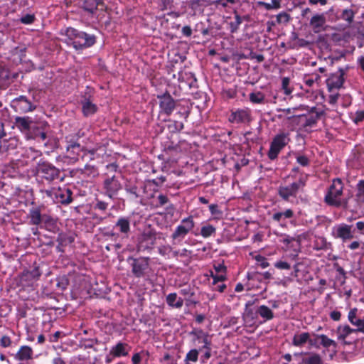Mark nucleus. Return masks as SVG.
Listing matches in <instances>:
<instances>
[{"label": "nucleus", "instance_id": "nucleus-57", "mask_svg": "<svg viewBox=\"0 0 364 364\" xmlns=\"http://www.w3.org/2000/svg\"><path fill=\"white\" fill-rule=\"evenodd\" d=\"M209 210L212 215H222V211L218 209V206L216 204H211L209 205Z\"/></svg>", "mask_w": 364, "mask_h": 364}, {"label": "nucleus", "instance_id": "nucleus-64", "mask_svg": "<svg viewBox=\"0 0 364 364\" xmlns=\"http://www.w3.org/2000/svg\"><path fill=\"white\" fill-rule=\"evenodd\" d=\"M53 364H65V363L63 358L60 355H57L53 359Z\"/></svg>", "mask_w": 364, "mask_h": 364}, {"label": "nucleus", "instance_id": "nucleus-35", "mask_svg": "<svg viewBox=\"0 0 364 364\" xmlns=\"http://www.w3.org/2000/svg\"><path fill=\"white\" fill-rule=\"evenodd\" d=\"M355 205L354 206L353 211L364 214V196H355Z\"/></svg>", "mask_w": 364, "mask_h": 364}, {"label": "nucleus", "instance_id": "nucleus-61", "mask_svg": "<svg viewBox=\"0 0 364 364\" xmlns=\"http://www.w3.org/2000/svg\"><path fill=\"white\" fill-rule=\"evenodd\" d=\"M125 189L128 193L133 195L135 198L139 197L136 186L127 187Z\"/></svg>", "mask_w": 364, "mask_h": 364}, {"label": "nucleus", "instance_id": "nucleus-37", "mask_svg": "<svg viewBox=\"0 0 364 364\" xmlns=\"http://www.w3.org/2000/svg\"><path fill=\"white\" fill-rule=\"evenodd\" d=\"M305 364H322L321 356L317 353H311L304 360Z\"/></svg>", "mask_w": 364, "mask_h": 364}, {"label": "nucleus", "instance_id": "nucleus-36", "mask_svg": "<svg viewBox=\"0 0 364 364\" xmlns=\"http://www.w3.org/2000/svg\"><path fill=\"white\" fill-rule=\"evenodd\" d=\"M316 337L321 339V344L324 348H329L330 346H333V347L337 346L336 343L333 340L328 338L324 334L316 335Z\"/></svg>", "mask_w": 364, "mask_h": 364}, {"label": "nucleus", "instance_id": "nucleus-32", "mask_svg": "<svg viewBox=\"0 0 364 364\" xmlns=\"http://www.w3.org/2000/svg\"><path fill=\"white\" fill-rule=\"evenodd\" d=\"M311 112L314 114H311L306 119V125L312 126L316 123L320 117L323 114V112L316 111V107L311 108Z\"/></svg>", "mask_w": 364, "mask_h": 364}, {"label": "nucleus", "instance_id": "nucleus-21", "mask_svg": "<svg viewBox=\"0 0 364 364\" xmlns=\"http://www.w3.org/2000/svg\"><path fill=\"white\" fill-rule=\"evenodd\" d=\"M99 6L102 10L104 9V0H83L81 6L90 14H94Z\"/></svg>", "mask_w": 364, "mask_h": 364}, {"label": "nucleus", "instance_id": "nucleus-19", "mask_svg": "<svg viewBox=\"0 0 364 364\" xmlns=\"http://www.w3.org/2000/svg\"><path fill=\"white\" fill-rule=\"evenodd\" d=\"M33 349L28 346H22L14 355V359L18 361H27L33 358Z\"/></svg>", "mask_w": 364, "mask_h": 364}, {"label": "nucleus", "instance_id": "nucleus-17", "mask_svg": "<svg viewBox=\"0 0 364 364\" xmlns=\"http://www.w3.org/2000/svg\"><path fill=\"white\" fill-rule=\"evenodd\" d=\"M68 146L66 147L68 157L73 161L75 162L78 160L80 152L84 151V148L77 142L72 140L67 141Z\"/></svg>", "mask_w": 364, "mask_h": 364}, {"label": "nucleus", "instance_id": "nucleus-1", "mask_svg": "<svg viewBox=\"0 0 364 364\" xmlns=\"http://www.w3.org/2000/svg\"><path fill=\"white\" fill-rule=\"evenodd\" d=\"M76 50H81L90 47L95 43L96 38L94 35H90L75 28H67L63 33Z\"/></svg>", "mask_w": 364, "mask_h": 364}, {"label": "nucleus", "instance_id": "nucleus-44", "mask_svg": "<svg viewBox=\"0 0 364 364\" xmlns=\"http://www.w3.org/2000/svg\"><path fill=\"white\" fill-rule=\"evenodd\" d=\"M74 239L72 236H68L65 234H59L58 236L57 241L60 245H67L73 242Z\"/></svg>", "mask_w": 364, "mask_h": 364}, {"label": "nucleus", "instance_id": "nucleus-8", "mask_svg": "<svg viewBox=\"0 0 364 364\" xmlns=\"http://www.w3.org/2000/svg\"><path fill=\"white\" fill-rule=\"evenodd\" d=\"M18 139L15 136L7 137L3 124L0 123V151L9 152L15 150L19 145Z\"/></svg>", "mask_w": 364, "mask_h": 364}, {"label": "nucleus", "instance_id": "nucleus-59", "mask_svg": "<svg viewBox=\"0 0 364 364\" xmlns=\"http://www.w3.org/2000/svg\"><path fill=\"white\" fill-rule=\"evenodd\" d=\"M364 120V111H358L355 113V116L353 119L355 123L358 124Z\"/></svg>", "mask_w": 364, "mask_h": 364}, {"label": "nucleus", "instance_id": "nucleus-29", "mask_svg": "<svg viewBox=\"0 0 364 364\" xmlns=\"http://www.w3.org/2000/svg\"><path fill=\"white\" fill-rule=\"evenodd\" d=\"M30 223L38 225L41 223V213L39 208H33L29 212Z\"/></svg>", "mask_w": 364, "mask_h": 364}, {"label": "nucleus", "instance_id": "nucleus-60", "mask_svg": "<svg viewBox=\"0 0 364 364\" xmlns=\"http://www.w3.org/2000/svg\"><path fill=\"white\" fill-rule=\"evenodd\" d=\"M107 205H108V204L107 203H105L104 201H101V200H97V202L95 205V208H97L100 210L105 211L107 210Z\"/></svg>", "mask_w": 364, "mask_h": 364}, {"label": "nucleus", "instance_id": "nucleus-5", "mask_svg": "<svg viewBox=\"0 0 364 364\" xmlns=\"http://www.w3.org/2000/svg\"><path fill=\"white\" fill-rule=\"evenodd\" d=\"M122 176L118 174H114L113 176L106 175L105 178L103 181V190L105 191V194L109 197V198H114L119 191H121L123 188L122 183Z\"/></svg>", "mask_w": 364, "mask_h": 364}, {"label": "nucleus", "instance_id": "nucleus-25", "mask_svg": "<svg viewBox=\"0 0 364 364\" xmlns=\"http://www.w3.org/2000/svg\"><path fill=\"white\" fill-rule=\"evenodd\" d=\"M156 240V233L152 230L145 231L141 235V243L145 242V247H149L155 245Z\"/></svg>", "mask_w": 364, "mask_h": 364}, {"label": "nucleus", "instance_id": "nucleus-33", "mask_svg": "<svg viewBox=\"0 0 364 364\" xmlns=\"http://www.w3.org/2000/svg\"><path fill=\"white\" fill-rule=\"evenodd\" d=\"M294 216V212L291 209H287L284 212L275 213L272 215V219L279 222L282 219L291 218Z\"/></svg>", "mask_w": 364, "mask_h": 364}, {"label": "nucleus", "instance_id": "nucleus-22", "mask_svg": "<svg viewBox=\"0 0 364 364\" xmlns=\"http://www.w3.org/2000/svg\"><path fill=\"white\" fill-rule=\"evenodd\" d=\"M32 120L29 117H16L14 124L21 132L27 133L31 126Z\"/></svg>", "mask_w": 364, "mask_h": 364}, {"label": "nucleus", "instance_id": "nucleus-47", "mask_svg": "<svg viewBox=\"0 0 364 364\" xmlns=\"http://www.w3.org/2000/svg\"><path fill=\"white\" fill-rule=\"evenodd\" d=\"M255 259L257 262H258L259 263V265L262 267V268H266L267 267H269V262L267 261L266 258L264 257L262 255H256L255 257Z\"/></svg>", "mask_w": 364, "mask_h": 364}, {"label": "nucleus", "instance_id": "nucleus-24", "mask_svg": "<svg viewBox=\"0 0 364 364\" xmlns=\"http://www.w3.org/2000/svg\"><path fill=\"white\" fill-rule=\"evenodd\" d=\"M130 347L128 344L119 342L110 350V354L114 357L126 356L129 353Z\"/></svg>", "mask_w": 364, "mask_h": 364}, {"label": "nucleus", "instance_id": "nucleus-28", "mask_svg": "<svg viewBox=\"0 0 364 364\" xmlns=\"http://www.w3.org/2000/svg\"><path fill=\"white\" fill-rule=\"evenodd\" d=\"M355 333L348 325L339 326L336 329L338 339L344 341L350 334Z\"/></svg>", "mask_w": 364, "mask_h": 364}, {"label": "nucleus", "instance_id": "nucleus-54", "mask_svg": "<svg viewBox=\"0 0 364 364\" xmlns=\"http://www.w3.org/2000/svg\"><path fill=\"white\" fill-rule=\"evenodd\" d=\"M243 318L245 321H247V319L253 320L255 318L253 310L251 309L245 308V311L243 314Z\"/></svg>", "mask_w": 364, "mask_h": 364}, {"label": "nucleus", "instance_id": "nucleus-63", "mask_svg": "<svg viewBox=\"0 0 364 364\" xmlns=\"http://www.w3.org/2000/svg\"><path fill=\"white\" fill-rule=\"evenodd\" d=\"M157 198L160 206L165 205L168 200L167 196L163 194H160Z\"/></svg>", "mask_w": 364, "mask_h": 364}, {"label": "nucleus", "instance_id": "nucleus-14", "mask_svg": "<svg viewBox=\"0 0 364 364\" xmlns=\"http://www.w3.org/2000/svg\"><path fill=\"white\" fill-rule=\"evenodd\" d=\"M344 71L340 68L336 73H333L326 80L328 90L339 89L344 82Z\"/></svg>", "mask_w": 364, "mask_h": 364}, {"label": "nucleus", "instance_id": "nucleus-12", "mask_svg": "<svg viewBox=\"0 0 364 364\" xmlns=\"http://www.w3.org/2000/svg\"><path fill=\"white\" fill-rule=\"evenodd\" d=\"M229 120L232 123H248L251 121V111L248 108L237 109L232 112Z\"/></svg>", "mask_w": 364, "mask_h": 364}, {"label": "nucleus", "instance_id": "nucleus-30", "mask_svg": "<svg viewBox=\"0 0 364 364\" xmlns=\"http://www.w3.org/2000/svg\"><path fill=\"white\" fill-rule=\"evenodd\" d=\"M256 313L258 314L265 321H269L274 318V313L270 308L265 305L259 306Z\"/></svg>", "mask_w": 364, "mask_h": 364}, {"label": "nucleus", "instance_id": "nucleus-45", "mask_svg": "<svg viewBox=\"0 0 364 364\" xmlns=\"http://www.w3.org/2000/svg\"><path fill=\"white\" fill-rule=\"evenodd\" d=\"M36 20L34 14H26L20 18V22L23 24L29 25L32 24Z\"/></svg>", "mask_w": 364, "mask_h": 364}, {"label": "nucleus", "instance_id": "nucleus-7", "mask_svg": "<svg viewBox=\"0 0 364 364\" xmlns=\"http://www.w3.org/2000/svg\"><path fill=\"white\" fill-rule=\"evenodd\" d=\"M289 135L287 132H282L274 136L268 152V157L271 160L277 159L281 150L289 143L290 141Z\"/></svg>", "mask_w": 364, "mask_h": 364}, {"label": "nucleus", "instance_id": "nucleus-2", "mask_svg": "<svg viewBox=\"0 0 364 364\" xmlns=\"http://www.w3.org/2000/svg\"><path fill=\"white\" fill-rule=\"evenodd\" d=\"M343 183L339 178L334 179L331 185L328 193L325 196V202L330 205L335 207L346 206L347 201H343L341 196L343 194Z\"/></svg>", "mask_w": 364, "mask_h": 364}, {"label": "nucleus", "instance_id": "nucleus-39", "mask_svg": "<svg viewBox=\"0 0 364 364\" xmlns=\"http://www.w3.org/2000/svg\"><path fill=\"white\" fill-rule=\"evenodd\" d=\"M250 100L255 104H261L264 101V95L261 92L250 94Z\"/></svg>", "mask_w": 364, "mask_h": 364}, {"label": "nucleus", "instance_id": "nucleus-52", "mask_svg": "<svg viewBox=\"0 0 364 364\" xmlns=\"http://www.w3.org/2000/svg\"><path fill=\"white\" fill-rule=\"evenodd\" d=\"M210 277L213 278V285H215L218 282H223L224 280H225L226 279V277L225 275H217V274H214L213 272H210Z\"/></svg>", "mask_w": 364, "mask_h": 364}, {"label": "nucleus", "instance_id": "nucleus-6", "mask_svg": "<svg viewBox=\"0 0 364 364\" xmlns=\"http://www.w3.org/2000/svg\"><path fill=\"white\" fill-rule=\"evenodd\" d=\"M37 171L42 178L49 183L58 179L60 175V169L47 161L39 162Z\"/></svg>", "mask_w": 364, "mask_h": 364}, {"label": "nucleus", "instance_id": "nucleus-48", "mask_svg": "<svg viewBox=\"0 0 364 364\" xmlns=\"http://www.w3.org/2000/svg\"><path fill=\"white\" fill-rule=\"evenodd\" d=\"M298 109H300V108L296 107L287 108V109H277V112L285 113L287 117H289V116L294 115L293 113Z\"/></svg>", "mask_w": 364, "mask_h": 364}, {"label": "nucleus", "instance_id": "nucleus-51", "mask_svg": "<svg viewBox=\"0 0 364 364\" xmlns=\"http://www.w3.org/2000/svg\"><path fill=\"white\" fill-rule=\"evenodd\" d=\"M274 267L279 269H289L291 267V265L284 261H277L274 264Z\"/></svg>", "mask_w": 364, "mask_h": 364}, {"label": "nucleus", "instance_id": "nucleus-20", "mask_svg": "<svg viewBox=\"0 0 364 364\" xmlns=\"http://www.w3.org/2000/svg\"><path fill=\"white\" fill-rule=\"evenodd\" d=\"M326 23V17L324 14H316L312 16L309 24L314 32L317 33L321 32Z\"/></svg>", "mask_w": 364, "mask_h": 364}, {"label": "nucleus", "instance_id": "nucleus-46", "mask_svg": "<svg viewBox=\"0 0 364 364\" xmlns=\"http://www.w3.org/2000/svg\"><path fill=\"white\" fill-rule=\"evenodd\" d=\"M290 19V16L286 12H282L277 16L278 23H287Z\"/></svg>", "mask_w": 364, "mask_h": 364}, {"label": "nucleus", "instance_id": "nucleus-10", "mask_svg": "<svg viewBox=\"0 0 364 364\" xmlns=\"http://www.w3.org/2000/svg\"><path fill=\"white\" fill-rule=\"evenodd\" d=\"M114 228L118 231L117 233H109V235L114 237L120 236L122 239H127L131 233L130 220L129 218L120 217L116 222Z\"/></svg>", "mask_w": 364, "mask_h": 364}, {"label": "nucleus", "instance_id": "nucleus-55", "mask_svg": "<svg viewBox=\"0 0 364 364\" xmlns=\"http://www.w3.org/2000/svg\"><path fill=\"white\" fill-rule=\"evenodd\" d=\"M364 196V180H360L357 184V193L355 196Z\"/></svg>", "mask_w": 364, "mask_h": 364}, {"label": "nucleus", "instance_id": "nucleus-56", "mask_svg": "<svg viewBox=\"0 0 364 364\" xmlns=\"http://www.w3.org/2000/svg\"><path fill=\"white\" fill-rule=\"evenodd\" d=\"M0 344L4 348L9 347L11 344V340L9 336H4L1 337L0 340Z\"/></svg>", "mask_w": 364, "mask_h": 364}, {"label": "nucleus", "instance_id": "nucleus-4", "mask_svg": "<svg viewBox=\"0 0 364 364\" xmlns=\"http://www.w3.org/2000/svg\"><path fill=\"white\" fill-rule=\"evenodd\" d=\"M307 177V175L301 176L298 181L291 184L280 186L278 189L279 196L285 200H289L291 197H296L299 191L305 186Z\"/></svg>", "mask_w": 364, "mask_h": 364}, {"label": "nucleus", "instance_id": "nucleus-40", "mask_svg": "<svg viewBox=\"0 0 364 364\" xmlns=\"http://www.w3.org/2000/svg\"><path fill=\"white\" fill-rule=\"evenodd\" d=\"M201 349H191L188 351L185 358V362L188 363L189 361L196 362L198 359V354Z\"/></svg>", "mask_w": 364, "mask_h": 364}, {"label": "nucleus", "instance_id": "nucleus-43", "mask_svg": "<svg viewBox=\"0 0 364 364\" xmlns=\"http://www.w3.org/2000/svg\"><path fill=\"white\" fill-rule=\"evenodd\" d=\"M33 134L31 136L32 138L41 141H44L47 139L46 133L41 130L38 127L33 128Z\"/></svg>", "mask_w": 364, "mask_h": 364}, {"label": "nucleus", "instance_id": "nucleus-3", "mask_svg": "<svg viewBox=\"0 0 364 364\" xmlns=\"http://www.w3.org/2000/svg\"><path fill=\"white\" fill-rule=\"evenodd\" d=\"M194 227L195 223L192 216L183 218L171 235L173 244H180Z\"/></svg>", "mask_w": 364, "mask_h": 364}, {"label": "nucleus", "instance_id": "nucleus-53", "mask_svg": "<svg viewBox=\"0 0 364 364\" xmlns=\"http://www.w3.org/2000/svg\"><path fill=\"white\" fill-rule=\"evenodd\" d=\"M26 153L28 156H31L33 160L41 156V152L34 149L33 148H29L26 150Z\"/></svg>", "mask_w": 364, "mask_h": 364}, {"label": "nucleus", "instance_id": "nucleus-16", "mask_svg": "<svg viewBox=\"0 0 364 364\" xmlns=\"http://www.w3.org/2000/svg\"><path fill=\"white\" fill-rule=\"evenodd\" d=\"M357 313V308L350 309L348 312V319L352 325L356 326V328H354L355 333L360 332L364 334V318H358Z\"/></svg>", "mask_w": 364, "mask_h": 364}, {"label": "nucleus", "instance_id": "nucleus-31", "mask_svg": "<svg viewBox=\"0 0 364 364\" xmlns=\"http://www.w3.org/2000/svg\"><path fill=\"white\" fill-rule=\"evenodd\" d=\"M309 337L310 334L306 332L296 334L293 338L292 343L295 346H301L309 341Z\"/></svg>", "mask_w": 364, "mask_h": 364}, {"label": "nucleus", "instance_id": "nucleus-49", "mask_svg": "<svg viewBox=\"0 0 364 364\" xmlns=\"http://www.w3.org/2000/svg\"><path fill=\"white\" fill-rule=\"evenodd\" d=\"M282 85L286 95H289L291 92V90L289 88V79L288 77H284L282 79Z\"/></svg>", "mask_w": 364, "mask_h": 364}, {"label": "nucleus", "instance_id": "nucleus-26", "mask_svg": "<svg viewBox=\"0 0 364 364\" xmlns=\"http://www.w3.org/2000/svg\"><path fill=\"white\" fill-rule=\"evenodd\" d=\"M82 110L85 117L95 114L97 111V106L91 102L89 99L85 98L82 102Z\"/></svg>", "mask_w": 364, "mask_h": 364}, {"label": "nucleus", "instance_id": "nucleus-13", "mask_svg": "<svg viewBox=\"0 0 364 364\" xmlns=\"http://www.w3.org/2000/svg\"><path fill=\"white\" fill-rule=\"evenodd\" d=\"M41 272L38 267H35L31 270L24 271L21 276V282L25 286H32L37 281Z\"/></svg>", "mask_w": 364, "mask_h": 364}, {"label": "nucleus", "instance_id": "nucleus-15", "mask_svg": "<svg viewBox=\"0 0 364 364\" xmlns=\"http://www.w3.org/2000/svg\"><path fill=\"white\" fill-rule=\"evenodd\" d=\"M130 259L133 261L132 264V273L136 277H142L144 271L149 267V258Z\"/></svg>", "mask_w": 364, "mask_h": 364}, {"label": "nucleus", "instance_id": "nucleus-41", "mask_svg": "<svg viewBox=\"0 0 364 364\" xmlns=\"http://www.w3.org/2000/svg\"><path fill=\"white\" fill-rule=\"evenodd\" d=\"M215 232V228L212 225H207L201 228L200 235L205 238L210 237Z\"/></svg>", "mask_w": 364, "mask_h": 364}, {"label": "nucleus", "instance_id": "nucleus-34", "mask_svg": "<svg viewBox=\"0 0 364 364\" xmlns=\"http://www.w3.org/2000/svg\"><path fill=\"white\" fill-rule=\"evenodd\" d=\"M203 342L204 345L200 349L205 350L203 358L208 360L211 357V341L208 339V335H204Z\"/></svg>", "mask_w": 364, "mask_h": 364}, {"label": "nucleus", "instance_id": "nucleus-62", "mask_svg": "<svg viewBox=\"0 0 364 364\" xmlns=\"http://www.w3.org/2000/svg\"><path fill=\"white\" fill-rule=\"evenodd\" d=\"M341 314L338 311H333L330 314V318L333 321H339L341 319Z\"/></svg>", "mask_w": 364, "mask_h": 364}, {"label": "nucleus", "instance_id": "nucleus-50", "mask_svg": "<svg viewBox=\"0 0 364 364\" xmlns=\"http://www.w3.org/2000/svg\"><path fill=\"white\" fill-rule=\"evenodd\" d=\"M296 161L302 166H307L309 164V159L303 155H299L296 156Z\"/></svg>", "mask_w": 364, "mask_h": 364}, {"label": "nucleus", "instance_id": "nucleus-23", "mask_svg": "<svg viewBox=\"0 0 364 364\" xmlns=\"http://www.w3.org/2000/svg\"><path fill=\"white\" fill-rule=\"evenodd\" d=\"M335 230L336 237L341 238L343 240H350L353 237L351 232V227L346 224L340 225Z\"/></svg>", "mask_w": 364, "mask_h": 364}, {"label": "nucleus", "instance_id": "nucleus-38", "mask_svg": "<svg viewBox=\"0 0 364 364\" xmlns=\"http://www.w3.org/2000/svg\"><path fill=\"white\" fill-rule=\"evenodd\" d=\"M242 23V17L236 12H235V21L229 23L230 30L231 33H235L237 31L240 24Z\"/></svg>", "mask_w": 364, "mask_h": 364}, {"label": "nucleus", "instance_id": "nucleus-18", "mask_svg": "<svg viewBox=\"0 0 364 364\" xmlns=\"http://www.w3.org/2000/svg\"><path fill=\"white\" fill-rule=\"evenodd\" d=\"M160 108L161 110L169 115L175 108V101L169 94H164L159 97Z\"/></svg>", "mask_w": 364, "mask_h": 364}, {"label": "nucleus", "instance_id": "nucleus-58", "mask_svg": "<svg viewBox=\"0 0 364 364\" xmlns=\"http://www.w3.org/2000/svg\"><path fill=\"white\" fill-rule=\"evenodd\" d=\"M188 252H189V251L187 249L184 248V249L181 250V251L180 250L173 251V255L174 257H177L178 256L187 257Z\"/></svg>", "mask_w": 364, "mask_h": 364}, {"label": "nucleus", "instance_id": "nucleus-42", "mask_svg": "<svg viewBox=\"0 0 364 364\" xmlns=\"http://www.w3.org/2000/svg\"><path fill=\"white\" fill-rule=\"evenodd\" d=\"M354 15L355 14L353 10L346 9L343 10L341 17L348 23H351L353 21Z\"/></svg>", "mask_w": 364, "mask_h": 364}, {"label": "nucleus", "instance_id": "nucleus-9", "mask_svg": "<svg viewBox=\"0 0 364 364\" xmlns=\"http://www.w3.org/2000/svg\"><path fill=\"white\" fill-rule=\"evenodd\" d=\"M72 191L69 188L47 190L46 194L53 198L55 203L69 204L72 202Z\"/></svg>", "mask_w": 364, "mask_h": 364}, {"label": "nucleus", "instance_id": "nucleus-11", "mask_svg": "<svg viewBox=\"0 0 364 364\" xmlns=\"http://www.w3.org/2000/svg\"><path fill=\"white\" fill-rule=\"evenodd\" d=\"M11 107L17 112L26 113L32 112L36 109L34 105L26 97L21 95L11 102Z\"/></svg>", "mask_w": 364, "mask_h": 364}, {"label": "nucleus", "instance_id": "nucleus-27", "mask_svg": "<svg viewBox=\"0 0 364 364\" xmlns=\"http://www.w3.org/2000/svg\"><path fill=\"white\" fill-rule=\"evenodd\" d=\"M167 304L173 308L180 309L183 305V301L181 298L178 297L176 293H171L166 296Z\"/></svg>", "mask_w": 364, "mask_h": 364}]
</instances>
